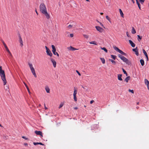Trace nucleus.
<instances>
[{"label": "nucleus", "instance_id": "obj_3", "mask_svg": "<svg viewBox=\"0 0 149 149\" xmlns=\"http://www.w3.org/2000/svg\"><path fill=\"white\" fill-rule=\"evenodd\" d=\"M114 49L117 52H119L122 55H127V54L126 53L124 52L123 51L120 49L118 47L116 46H115L113 47Z\"/></svg>", "mask_w": 149, "mask_h": 149}, {"label": "nucleus", "instance_id": "obj_38", "mask_svg": "<svg viewBox=\"0 0 149 149\" xmlns=\"http://www.w3.org/2000/svg\"><path fill=\"white\" fill-rule=\"evenodd\" d=\"M129 92H131L132 93H134V91L133 90L129 89Z\"/></svg>", "mask_w": 149, "mask_h": 149}, {"label": "nucleus", "instance_id": "obj_27", "mask_svg": "<svg viewBox=\"0 0 149 149\" xmlns=\"http://www.w3.org/2000/svg\"><path fill=\"white\" fill-rule=\"evenodd\" d=\"M64 103H63V102H61L60 105H59V106L58 107V108L59 109H60L64 105Z\"/></svg>", "mask_w": 149, "mask_h": 149}, {"label": "nucleus", "instance_id": "obj_7", "mask_svg": "<svg viewBox=\"0 0 149 149\" xmlns=\"http://www.w3.org/2000/svg\"><path fill=\"white\" fill-rule=\"evenodd\" d=\"M2 43L6 49V50L8 52L9 54L10 55H11V54L10 53V51H9L8 49V48L7 47V46L6 45V44L5 43V42H4L2 40Z\"/></svg>", "mask_w": 149, "mask_h": 149}, {"label": "nucleus", "instance_id": "obj_60", "mask_svg": "<svg viewBox=\"0 0 149 149\" xmlns=\"http://www.w3.org/2000/svg\"><path fill=\"white\" fill-rule=\"evenodd\" d=\"M125 74L127 76V72H126V74Z\"/></svg>", "mask_w": 149, "mask_h": 149}, {"label": "nucleus", "instance_id": "obj_49", "mask_svg": "<svg viewBox=\"0 0 149 149\" xmlns=\"http://www.w3.org/2000/svg\"><path fill=\"white\" fill-rule=\"evenodd\" d=\"M24 145L26 146L28 145V144L27 143H24Z\"/></svg>", "mask_w": 149, "mask_h": 149}, {"label": "nucleus", "instance_id": "obj_30", "mask_svg": "<svg viewBox=\"0 0 149 149\" xmlns=\"http://www.w3.org/2000/svg\"><path fill=\"white\" fill-rule=\"evenodd\" d=\"M136 3L138 5L139 8L140 9H141V7H140L141 6H140V3H139V2L138 0H136Z\"/></svg>", "mask_w": 149, "mask_h": 149}, {"label": "nucleus", "instance_id": "obj_64", "mask_svg": "<svg viewBox=\"0 0 149 149\" xmlns=\"http://www.w3.org/2000/svg\"><path fill=\"white\" fill-rule=\"evenodd\" d=\"M82 87L83 88H84V87H83V86H82Z\"/></svg>", "mask_w": 149, "mask_h": 149}, {"label": "nucleus", "instance_id": "obj_9", "mask_svg": "<svg viewBox=\"0 0 149 149\" xmlns=\"http://www.w3.org/2000/svg\"><path fill=\"white\" fill-rule=\"evenodd\" d=\"M50 60L53 63L54 67L56 68V61L54 59H53L52 58H50Z\"/></svg>", "mask_w": 149, "mask_h": 149}, {"label": "nucleus", "instance_id": "obj_4", "mask_svg": "<svg viewBox=\"0 0 149 149\" xmlns=\"http://www.w3.org/2000/svg\"><path fill=\"white\" fill-rule=\"evenodd\" d=\"M52 51L53 54L55 55H57V56H59V54L56 52V50L55 46L53 45H52Z\"/></svg>", "mask_w": 149, "mask_h": 149}, {"label": "nucleus", "instance_id": "obj_28", "mask_svg": "<svg viewBox=\"0 0 149 149\" xmlns=\"http://www.w3.org/2000/svg\"><path fill=\"white\" fill-rule=\"evenodd\" d=\"M132 33L133 34H135L136 33V31L134 28L133 27L132 29Z\"/></svg>", "mask_w": 149, "mask_h": 149}, {"label": "nucleus", "instance_id": "obj_18", "mask_svg": "<svg viewBox=\"0 0 149 149\" xmlns=\"http://www.w3.org/2000/svg\"><path fill=\"white\" fill-rule=\"evenodd\" d=\"M119 12H120V15L122 17H124V16H123L124 14H123L121 10L120 9H119Z\"/></svg>", "mask_w": 149, "mask_h": 149}, {"label": "nucleus", "instance_id": "obj_36", "mask_svg": "<svg viewBox=\"0 0 149 149\" xmlns=\"http://www.w3.org/2000/svg\"><path fill=\"white\" fill-rule=\"evenodd\" d=\"M106 18L110 22H111V21L110 20V18L108 16H106Z\"/></svg>", "mask_w": 149, "mask_h": 149}, {"label": "nucleus", "instance_id": "obj_25", "mask_svg": "<svg viewBox=\"0 0 149 149\" xmlns=\"http://www.w3.org/2000/svg\"><path fill=\"white\" fill-rule=\"evenodd\" d=\"M138 37V40L139 41H140L142 39V36H140L139 35H137Z\"/></svg>", "mask_w": 149, "mask_h": 149}, {"label": "nucleus", "instance_id": "obj_20", "mask_svg": "<svg viewBox=\"0 0 149 149\" xmlns=\"http://www.w3.org/2000/svg\"><path fill=\"white\" fill-rule=\"evenodd\" d=\"M68 49L71 51H74L76 49L75 48L72 47L71 46L70 47H68Z\"/></svg>", "mask_w": 149, "mask_h": 149}, {"label": "nucleus", "instance_id": "obj_42", "mask_svg": "<svg viewBox=\"0 0 149 149\" xmlns=\"http://www.w3.org/2000/svg\"><path fill=\"white\" fill-rule=\"evenodd\" d=\"M33 144L34 145H37L39 144V143H36V142H34L33 143Z\"/></svg>", "mask_w": 149, "mask_h": 149}, {"label": "nucleus", "instance_id": "obj_40", "mask_svg": "<svg viewBox=\"0 0 149 149\" xmlns=\"http://www.w3.org/2000/svg\"><path fill=\"white\" fill-rule=\"evenodd\" d=\"M76 72L78 73V74L79 76L81 75V74L79 72L78 70H76Z\"/></svg>", "mask_w": 149, "mask_h": 149}, {"label": "nucleus", "instance_id": "obj_1", "mask_svg": "<svg viewBox=\"0 0 149 149\" xmlns=\"http://www.w3.org/2000/svg\"><path fill=\"white\" fill-rule=\"evenodd\" d=\"M40 12L45 15L47 19H48L49 18V15L47 13L46 6L44 3H42L40 4Z\"/></svg>", "mask_w": 149, "mask_h": 149}, {"label": "nucleus", "instance_id": "obj_21", "mask_svg": "<svg viewBox=\"0 0 149 149\" xmlns=\"http://www.w3.org/2000/svg\"><path fill=\"white\" fill-rule=\"evenodd\" d=\"M130 76H128L125 79V81L126 82H128V81L130 79Z\"/></svg>", "mask_w": 149, "mask_h": 149}, {"label": "nucleus", "instance_id": "obj_44", "mask_svg": "<svg viewBox=\"0 0 149 149\" xmlns=\"http://www.w3.org/2000/svg\"><path fill=\"white\" fill-rule=\"evenodd\" d=\"M73 36V34H70V37H72Z\"/></svg>", "mask_w": 149, "mask_h": 149}, {"label": "nucleus", "instance_id": "obj_50", "mask_svg": "<svg viewBox=\"0 0 149 149\" xmlns=\"http://www.w3.org/2000/svg\"><path fill=\"white\" fill-rule=\"evenodd\" d=\"M39 144H40V145H44L42 143H41V142L39 143Z\"/></svg>", "mask_w": 149, "mask_h": 149}, {"label": "nucleus", "instance_id": "obj_2", "mask_svg": "<svg viewBox=\"0 0 149 149\" xmlns=\"http://www.w3.org/2000/svg\"><path fill=\"white\" fill-rule=\"evenodd\" d=\"M0 76L3 82V85H5L6 84V79L4 71L2 69V67L0 66Z\"/></svg>", "mask_w": 149, "mask_h": 149}, {"label": "nucleus", "instance_id": "obj_31", "mask_svg": "<svg viewBox=\"0 0 149 149\" xmlns=\"http://www.w3.org/2000/svg\"><path fill=\"white\" fill-rule=\"evenodd\" d=\"M109 61H111L113 64H116V62L113 60L112 59H109Z\"/></svg>", "mask_w": 149, "mask_h": 149}, {"label": "nucleus", "instance_id": "obj_6", "mask_svg": "<svg viewBox=\"0 0 149 149\" xmlns=\"http://www.w3.org/2000/svg\"><path fill=\"white\" fill-rule=\"evenodd\" d=\"M45 47L46 49V53L49 56H52V54L51 52L49 49L46 46Z\"/></svg>", "mask_w": 149, "mask_h": 149}, {"label": "nucleus", "instance_id": "obj_11", "mask_svg": "<svg viewBox=\"0 0 149 149\" xmlns=\"http://www.w3.org/2000/svg\"><path fill=\"white\" fill-rule=\"evenodd\" d=\"M35 133L37 135H40L41 137H43L42 132L40 131H38L37 130L35 131Z\"/></svg>", "mask_w": 149, "mask_h": 149}, {"label": "nucleus", "instance_id": "obj_52", "mask_svg": "<svg viewBox=\"0 0 149 149\" xmlns=\"http://www.w3.org/2000/svg\"><path fill=\"white\" fill-rule=\"evenodd\" d=\"M45 110L47 109V108L45 106Z\"/></svg>", "mask_w": 149, "mask_h": 149}, {"label": "nucleus", "instance_id": "obj_55", "mask_svg": "<svg viewBox=\"0 0 149 149\" xmlns=\"http://www.w3.org/2000/svg\"><path fill=\"white\" fill-rule=\"evenodd\" d=\"M136 109H138L139 108V107L138 106H137V107H136Z\"/></svg>", "mask_w": 149, "mask_h": 149}, {"label": "nucleus", "instance_id": "obj_22", "mask_svg": "<svg viewBox=\"0 0 149 149\" xmlns=\"http://www.w3.org/2000/svg\"><path fill=\"white\" fill-rule=\"evenodd\" d=\"M24 84L25 85V86L26 88L28 90V91L29 93L30 94V91L29 88H28V86L26 84L25 82H24Z\"/></svg>", "mask_w": 149, "mask_h": 149}, {"label": "nucleus", "instance_id": "obj_53", "mask_svg": "<svg viewBox=\"0 0 149 149\" xmlns=\"http://www.w3.org/2000/svg\"><path fill=\"white\" fill-rule=\"evenodd\" d=\"M35 11H36V13H37V15H38V12H37V10H36H36Z\"/></svg>", "mask_w": 149, "mask_h": 149}, {"label": "nucleus", "instance_id": "obj_24", "mask_svg": "<svg viewBox=\"0 0 149 149\" xmlns=\"http://www.w3.org/2000/svg\"><path fill=\"white\" fill-rule=\"evenodd\" d=\"M29 65L31 70L34 69L33 66L32 64L31 63H29Z\"/></svg>", "mask_w": 149, "mask_h": 149}, {"label": "nucleus", "instance_id": "obj_39", "mask_svg": "<svg viewBox=\"0 0 149 149\" xmlns=\"http://www.w3.org/2000/svg\"><path fill=\"white\" fill-rule=\"evenodd\" d=\"M22 138L24 139H26V140L28 139L27 138H26V137L24 136H22Z\"/></svg>", "mask_w": 149, "mask_h": 149}, {"label": "nucleus", "instance_id": "obj_47", "mask_svg": "<svg viewBox=\"0 0 149 149\" xmlns=\"http://www.w3.org/2000/svg\"><path fill=\"white\" fill-rule=\"evenodd\" d=\"M97 22L100 23V24L101 26L103 27V25L101 23L99 22V21H97Z\"/></svg>", "mask_w": 149, "mask_h": 149}, {"label": "nucleus", "instance_id": "obj_41", "mask_svg": "<svg viewBox=\"0 0 149 149\" xmlns=\"http://www.w3.org/2000/svg\"><path fill=\"white\" fill-rule=\"evenodd\" d=\"M123 71L124 74H126V72L124 69H123Z\"/></svg>", "mask_w": 149, "mask_h": 149}, {"label": "nucleus", "instance_id": "obj_26", "mask_svg": "<svg viewBox=\"0 0 149 149\" xmlns=\"http://www.w3.org/2000/svg\"><path fill=\"white\" fill-rule=\"evenodd\" d=\"M100 59L102 61V63L103 64H104L105 63V60L103 58H100Z\"/></svg>", "mask_w": 149, "mask_h": 149}, {"label": "nucleus", "instance_id": "obj_46", "mask_svg": "<svg viewBox=\"0 0 149 149\" xmlns=\"http://www.w3.org/2000/svg\"><path fill=\"white\" fill-rule=\"evenodd\" d=\"M116 56H112V58L114 60H115Z\"/></svg>", "mask_w": 149, "mask_h": 149}, {"label": "nucleus", "instance_id": "obj_48", "mask_svg": "<svg viewBox=\"0 0 149 149\" xmlns=\"http://www.w3.org/2000/svg\"><path fill=\"white\" fill-rule=\"evenodd\" d=\"M146 61H148V56H146Z\"/></svg>", "mask_w": 149, "mask_h": 149}, {"label": "nucleus", "instance_id": "obj_8", "mask_svg": "<svg viewBox=\"0 0 149 149\" xmlns=\"http://www.w3.org/2000/svg\"><path fill=\"white\" fill-rule=\"evenodd\" d=\"M71 23L72 24H70L68 26V27L70 29L71 28L73 27L74 28H75V25H76V23L74 22H72Z\"/></svg>", "mask_w": 149, "mask_h": 149}, {"label": "nucleus", "instance_id": "obj_57", "mask_svg": "<svg viewBox=\"0 0 149 149\" xmlns=\"http://www.w3.org/2000/svg\"><path fill=\"white\" fill-rule=\"evenodd\" d=\"M127 36H128V37H129V35L127 34Z\"/></svg>", "mask_w": 149, "mask_h": 149}, {"label": "nucleus", "instance_id": "obj_33", "mask_svg": "<svg viewBox=\"0 0 149 149\" xmlns=\"http://www.w3.org/2000/svg\"><path fill=\"white\" fill-rule=\"evenodd\" d=\"M77 90L75 88L73 93V95H76L77 94Z\"/></svg>", "mask_w": 149, "mask_h": 149}, {"label": "nucleus", "instance_id": "obj_15", "mask_svg": "<svg viewBox=\"0 0 149 149\" xmlns=\"http://www.w3.org/2000/svg\"><path fill=\"white\" fill-rule=\"evenodd\" d=\"M31 72L32 73L34 76V77H35L36 78L37 77V76L36 74L34 69H33L31 70Z\"/></svg>", "mask_w": 149, "mask_h": 149}, {"label": "nucleus", "instance_id": "obj_45", "mask_svg": "<svg viewBox=\"0 0 149 149\" xmlns=\"http://www.w3.org/2000/svg\"><path fill=\"white\" fill-rule=\"evenodd\" d=\"M94 102V101L93 100H92L90 101V103L91 104H92Z\"/></svg>", "mask_w": 149, "mask_h": 149}, {"label": "nucleus", "instance_id": "obj_13", "mask_svg": "<svg viewBox=\"0 0 149 149\" xmlns=\"http://www.w3.org/2000/svg\"><path fill=\"white\" fill-rule=\"evenodd\" d=\"M132 50L133 51L135 52V54L136 56H138L139 55V53L138 51V50L137 47H136L135 49H133Z\"/></svg>", "mask_w": 149, "mask_h": 149}, {"label": "nucleus", "instance_id": "obj_37", "mask_svg": "<svg viewBox=\"0 0 149 149\" xmlns=\"http://www.w3.org/2000/svg\"><path fill=\"white\" fill-rule=\"evenodd\" d=\"M84 37L86 38H88V35H84Z\"/></svg>", "mask_w": 149, "mask_h": 149}, {"label": "nucleus", "instance_id": "obj_63", "mask_svg": "<svg viewBox=\"0 0 149 149\" xmlns=\"http://www.w3.org/2000/svg\"><path fill=\"white\" fill-rule=\"evenodd\" d=\"M118 56H121V55H120L119 54V55H118Z\"/></svg>", "mask_w": 149, "mask_h": 149}, {"label": "nucleus", "instance_id": "obj_43", "mask_svg": "<svg viewBox=\"0 0 149 149\" xmlns=\"http://www.w3.org/2000/svg\"><path fill=\"white\" fill-rule=\"evenodd\" d=\"M144 0H139L140 1L141 3H143L144 2Z\"/></svg>", "mask_w": 149, "mask_h": 149}, {"label": "nucleus", "instance_id": "obj_16", "mask_svg": "<svg viewBox=\"0 0 149 149\" xmlns=\"http://www.w3.org/2000/svg\"><path fill=\"white\" fill-rule=\"evenodd\" d=\"M45 90L46 92L48 93H49L50 92V89L48 86H46L45 87Z\"/></svg>", "mask_w": 149, "mask_h": 149}, {"label": "nucleus", "instance_id": "obj_59", "mask_svg": "<svg viewBox=\"0 0 149 149\" xmlns=\"http://www.w3.org/2000/svg\"><path fill=\"white\" fill-rule=\"evenodd\" d=\"M139 102H137L136 104H139Z\"/></svg>", "mask_w": 149, "mask_h": 149}, {"label": "nucleus", "instance_id": "obj_12", "mask_svg": "<svg viewBox=\"0 0 149 149\" xmlns=\"http://www.w3.org/2000/svg\"><path fill=\"white\" fill-rule=\"evenodd\" d=\"M19 42L20 43V45L22 46L23 45V41L22 40V39L21 38V36L20 34L19 35Z\"/></svg>", "mask_w": 149, "mask_h": 149}, {"label": "nucleus", "instance_id": "obj_62", "mask_svg": "<svg viewBox=\"0 0 149 149\" xmlns=\"http://www.w3.org/2000/svg\"><path fill=\"white\" fill-rule=\"evenodd\" d=\"M111 56H115L114 55H111Z\"/></svg>", "mask_w": 149, "mask_h": 149}, {"label": "nucleus", "instance_id": "obj_19", "mask_svg": "<svg viewBox=\"0 0 149 149\" xmlns=\"http://www.w3.org/2000/svg\"><path fill=\"white\" fill-rule=\"evenodd\" d=\"M122 76V75L120 74H118V79L119 80H120V81L122 80V79L121 78Z\"/></svg>", "mask_w": 149, "mask_h": 149}, {"label": "nucleus", "instance_id": "obj_17", "mask_svg": "<svg viewBox=\"0 0 149 149\" xmlns=\"http://www.w3.org/2000/svg\"><path fill=\"white\" fill-rule=\"evenodd\" d=\"M145 83L147 86L148 88H149V81L147 79H145L144 80Z\"/></svg>", "mask_w": 149, "mask_h": 149}, {"label": "nucleus", "instance_id": "obj_34", "mask_svg": "<svg viewBox=\"0 0 149 149\" xmlns=\"http://www.w3.org/2000/svg\"><path fill=\"white\" fill-rule=\"evenodd\" d=\"M101 49H102L104 50L105 52H107V49L105 47H101Z\"/></svg>", "mask_w": 149, "mask_h": 149}, {"label": "nucleus", "instance_id": "obj_54", "mask_svg": "<svg viewBox=\"0 0 149 149\" xmlns=\"http://www.w3.org/2000/svg\"><path fill=\"white\" fill-rule=\"evenodd\" d=\"M132 2H133V3H134V0H132Z\"/></svg>", "mask_w": 149, "mask_h": 149}, {"label": "nucleus", "instance_id": "obj_58", "mask_svg": "<svg viewBox=\"0 0 149 149\" xmlns=\"http://www.w3.org/2000/svg\"><path fill=\"white\" fill-rule=\"evenodd\" d=\"M0 126L1 127H3V126L1 125V124H0Z\"/></svg>", "mask_w": 149, "mask_h": 149}, {"label": "nucleus", "instance_id": "obj_61", "mask_svg": "<svg viewBox=\"0 0 149 149\" xmlns=\"http://www.w3.org/2000/svg\"><path fill=\"white\" fill-rule=\"evenodd\" d=\"M86 1H89V0H86Z\"/></svg>", "mask_w": 149, "mask_h": 149}, {"label": "nucleus", "instance_id": "obj_14", "mask_svg": "<svg viewBox=\"0 0 149 149\" xmlns=\"http://www.w3.org/2000/svg\"><path fill=\"white\" fill-rule=\"evenodd\" d=\"M129 41L130 44L132 46V47H135V44L133 42L132 40H129Z\"/></svg>", "mask_w": 149, "mask_h": 149}, {"label": "nucleus", "instance_id": "obj_51", "mask_svg": "<svg viewBox=\"0 0 149 149\" xmlns=\"http://www.w3.org/2000/svg\"><path fill=\"white\" fill-rule=\"evenodd\" d=\"M74 109L77 110L78 109V108L77 107H75L74 108Z\"/></svg>", "mask_w": 149, "mask_h": 149}, {"label": "nucleus", "instance_id": "obj_10", "mask_svg": "<svg viewBox=\"0 0 149 149\" xmlns=\"http://www.w3.org/2000/svg\"><path fill=\"white\" fill-rule=\"evenodd\" d=\"M95 28L97 30L100 32H103V29L101 27L99 26H96Z\"/></svg>", "mask_w": 149, "mask_h": 149}, {"label": "nucleus", "instance_id": "obj_32", "mask_svg": "<svg viewBox=\"0 0 149 149\" xmlns=\"http://www.w3.org/2000/svg\"><path fill=\"white\" fill-rule=\"evenodd\" d=\"M142 51H143V52L144 53L145 56H148L146 52V51L144 49H143Z\"/></svg>", "mask_w": 149, "mask_h": 149}, {"label": "nucleus", "instance_id": "obj_29", "mask_svg": "<svg viewBox=\"0 0 149 149\" xmlns=\"http://www.w3.org/2000/svg\"><path fill=\"white\" fill-rule=\"evenodd\" d=\"M89 43H90V44H94V45H97V43L96 42H95V41L90 42H89Z\"/></svg>", "mask_w": 149, "mask_h": 149}, {"label": "nucleus", "instance_id": "obj_23", "mask_svg": "<svg viewBox=\"0 0 149 149\" xmlns=\"http://www.w3.org/2000/svg\"><path fill=\"white\" fill-rule=\"evenodd\" d=\"M140 62L142 66H143L144 65V60L143 59H141L140 60Z\"/></svg>", "mask_w": 149, "mask_h": 149}, {"label": "nucleus", "instance_id": "obj_56", "mask_svg": "<svg viewBox=\"0 0 149 149\" xmlns=\"http://www.w3.org/2000/svg\"><path fill=\"white\" fill-rule=\"evenodd\" d=\"M100 14H101V15H103V13H100Z\"/></svg>", "mask_w": 149, "mask_h": 149}, {"label": "nucleus", "instance_id": "obj_35", "mask_svg": "<svg viewBox=\"0 0 149 149\" xmlns=\"http://www.w3.org/2000/svg\"><path fill=\"white\" fill-rule=\"evenodd\" d=\"M74 99V101H77V98L76 95H73Z\"/></svg>", "mask_w": 149, "mask_h": 149}, {"label": "nucleus", "instance_id": "obj_5", "mask_svg": "<svg viewBox=\"0 0 149 149\" xmlns=\"http://www.w3.org/2000/svg\"><path fill=\"white\" fill-rule=\"evenodd\" d=\"M119 57L121 60L129 64V63L128 60L124 56H119Z\"/></svg>", "mask_w": 149, "mask_h": 149}]
</instances>
